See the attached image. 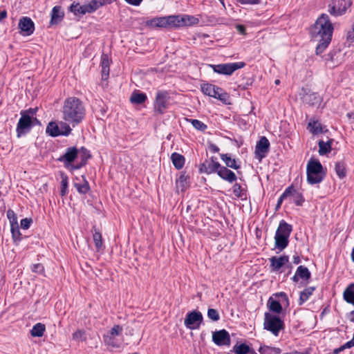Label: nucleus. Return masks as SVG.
Returning <instances> with one entry per match:
<instances>
[{
	"mask_svg": "<svg viewBox=\"0 0 354 354\" xmlns=\"http://www.w3.org/2000/svg\"><path fill=\"white\" fill-rule=\"evenodd\" d=\"M333 32V26L329 17L322 14L315 21L311 30V35L315 41L318 43L316 53L321 54L330 44Z\"/></svg>",
	"mask_w": 354,
	"mask_h": 354,
	"instance_id": "obj_1",
	"label": "nucleus"
},
{
	"mask_svg": "<svg viewBox=\"0 0 354 354\" xmlns=\"http://www.w3.org/2000/svg\"><path fill=\"white\" fill-rule=\"evenodd\" d=\"M62 113L64 121L75 127L84 120L86 109L83 102L79 98L69 97L64 102Z\"/></svg>",
	"mask_w": 354,
	"mask_h": 354,
	"instance_id": "obj_2",
	"label": "nucleus"
},
{
	"mask_svg": "<svg viewBox=\"0 0 354 354\" xmlns=\"http://www.w3.org/2000/svg\"><path fill=\"white\" fill-rule=\"evenodd\" d=\"M307 181L310 185L321 183L324 177L323 167L318 160L311 158L306 167Z\"/></svg>",
	"mask_w": 354,
	"mask_h": 354,
	"instance_id": "obj_3",
	"label": "nucleus"
},
{
	"mask_svg": "<svg viewBox=\"0 0 354 354\" xmlns=\"http://www.w3.org/2000/svg\"><path fill=\"white\" fill-rule=\"evenodd\" d=\"M292 230V225L285 221H280L274 236L275 247L280 250L285 249L288 245V238Z\"/></svg>",
	"mask_w": 354,
	"mask_h": 354,
	"instance_id": "obj_4",
	"label": "nucleus"
},
{
	"mask_svg": "<svg viewBox=\"0 0 354 354\" xmlns=\"http://www.w3.org/2000/svg\"><path fill=\"white\" fill-rule=\"evenodd\" d=\"M263 328L277 337L280 331L284 328V322L278 315L270 313H266L264 315Z\"/></svg>",
	"mask_w": 354,
	"mask_h": 354,
	"instance_id": "obj_5",
	"label": "nucleus"
},
{
	"mask_svg": "<svg viewBox=\"0 0 354 354\" xmlns=\"http://www.w3.org/2000/svg\"><path fill=\"white\" fill-rule=\"evenodd\" d=\"M71 131L72 128L64 121H61L59 125L55 122H50L46 129V133L51 137L68 136Z\"/></svg>",
	"mask_w": 354,
	"mask_h": 354,
	"instance_id": "obj_6",
	"label": "nucleus"
},
{
	"mask_svg": "<svg viewBox=\"0 0 354 354\" xmlns=\"http://www.w3.org/2000/svg\"><path fill=\"white\" fill-rule=\"evenodd\" d=\"M245 64L243 62L220 64H209L214 72L225 75H231L235 71L242 68Z\"/></svg>",
	"mask_w": 354,
	"mask_h": 354,
	"instance_id": "obj_7",
	"label": "nucleus"
},
{
	"mask_svg": "<svg viewBox=\"0 0 354 354\" xmlns=\"http://www.w3.org/2000/svg\"><path fill=\"white\" fill-rule=\"evenodd\" d=\"M34 126V120L27 112H21V118L17 126V137H21L30 130Z\"/></svg>",
	"mask_w": 354,
	"mask_h": 354,
	"instance_id": "obj_8",
	"label": "nucleus"
},
{
	"mask_svg": "<svg viewBox=\"0 0 354 354\" xmlns=\"http://www.w3.org/2000/svg\"><path fill=\"white\" fill-rule=\"evenodd\" d=\"M93 0L84 5L73 2L70 6V11L75 15H84L86 13H92L97 10V6Z\"/></svg>",
	"mask_w": 354,
	"mask_h": 354,
	"instance_id": "obj_9",
	"label": "nucleus"
},
{
	"mask_svg": "<svg viewBox=\"0 0 354 354\" xmlns=\"http://www.w3.org/2000/svg\"><path fill=\"white\" fill-rule=\"evenodd\" d=\"M203 319V315L200 311L193 310L187 314L184 320V324L189 329H198Z\"/></svg>",
	"mask_w": 354,
	"mask_h": 354,
	"instance_id": "obj_10",
	"label": "nucleus"
},
{
	"mask_svg": "<svg viewBox=\"0 0 354 354\" xmlns=\"http://www.w3.org/2000/svg\"><path fill=\"white\" fill-rule=\"evenodd\" d=\"M351 5V2L349 0H331L328 12L335 16L342 15Z\"/></svg>",
	"mask_w": 354,
	"mask_h": 354,
	"instance_id": "obj_11",
	"label": "nucleus"
},
{
	"mask_svg": "<svg viewBox=\"0 0 354 354\" xmlns=\"http://www.w3.org/2000/svg\"><path fill=\"white\" fill-rule=\"evenodd\" d=\"M169 94L167 91H158L156 93L154 103L155 111L158 114H162L164 111L168 108Z\"/></svg>",
	"mask_w": 354,
	"mask_h": 354,
	"instance_id": "obj_12",
	"label": "nucleus"
},
{
	"mask_svg": "<svg viewBox=\"0 0 354 354\" xmlns=\"http://www.w3.org/2000/svg\"><path fill=\"white\" fill-rule=\"evenodd\" d=\"M79 157V150L75 147L66 149L64 155L61 156L57 160L62 162L66 167H72L71 163Z\"/></svg>",
	"mask_w": 354,
	"mask_h": 354,
	"instance_id": "obj_13",
	"label": "nucleus"
},
{
	"mask_svg": "<svg viewBox=\"0 0 354 354\" xmlns=\"http://www.w3.org/2000/svg\"><path fill=\"white\" fill-rule=\"evenodd\" d=\"M216 160V157L212 156L209 160H205L200 165V172L207 174L216 173L221 166V164Z\"/></svg>",
	"mask_w": 354,
	"mask_h": 354,
	"instance_id": "obj_14",
	"label": "nucleus"
},
{
	"mask_svg": "<svg viewBox=\"0 0 354 354\" xmlns=\"http://www.w3.org/2000/svg\"><path fill=\"white\" fill-rule=\"evenodd\" d=\"M19 28L20 33L23 36H30L35 31V24L32 20L28 17H23L19 19Z\"/></svg>",
	"mask_w": 354,
	"mask_h": 354,
	"instance_id": "obj_15",
	"label": "nucleus"
},
{
	"mask_svg": "<svg viewBox=\"0 0 354 354\" xmlns=\"http://www.w3.org/2000/svg\"><path fill=\"white\" fill-rule=\"evenodd\" d=\"M270 147V142L268 140L263 136L257 142L255 148V157L259 161L266 157Z\"/></svg>",
	"mask_w": 354,
	"mask_h": 354,
	"instance_id": "obj_16",
	"label": "nucleus"
},
{
	"mask_svg": "<svg viewBox=\"0 0 354 354\" xmlns=\"http://www.w3.org/2000/svg\"><path fill=\"white\" fill-rule=\"evenodd\" d=\"M212 341L217 346H229L230 344V334L225 329L215 331L212 334Z\"/></svg>",
	"mask_w": 354,
	"mask_h": 354,
	"instance_id": "obj_17",
	"label": "nucleus"
},
{
	"mask_svg": "<svg viewBox=\"0 0 354 354\" xmlns=\"http://www.w3.org/2000/svg\"><path fill=\"white\" fill-rule=\"evenodd\" d=\"M270 262V268L272 271L277 272L283 266L286 265L289 262V257L286 255H282L280 257H272L269 259Z\"/></svg>",
	"mask_w": 354,
	"mask_h": 354,
	"instance_id": "obj_18",
	"label": "nucleus"
},
{
	"mask_svg": "<svg viewBox=\"0 0 354 354\" xmlns=\"http://www.w3.org/2000/svg\"><path fill=\"white\" fill-rule=\"evenodd\" d=\"M216 174L221 178L229 183H232L237 179L235 173L225 166L221 165Z\"/></svg>",
	"mask_w": 354,
	"mask_h": 354,
	"instance_id": "obj_19",
	"label": "nucleus"
},
{
	"mask_svg": "<svg viewBox=\"0 0 354 354\" xmlns=\"http://www.w3.org/2000/svg\"><path fill=\"white\" fill-rule=\"evenodd\" d=\"M310 277L311 273L308 268L304 266H299L297 268L295 275L292 277V280L295 283H297L299 279L304 281H308L310 279Z\"/></svg>",
	"mask_w": 354,
	"mask_h": 354,
	"instance_id": "obj_20",
	"label": "nucleus"
},
{
	"mask_svg": "<svg viewBox=\"0 0 354 354\" xmlns=\"http://www.w3.org/2000/svg\"><path fill=\"white\" fill-rule=\"evenodd\" d=\"M307 129L311 133L314 135L325 133L328 131L326 129V127L322 126V124L318 120H310Z\"/></svg>",
	"mask_w": 354,
	"mask_h": 354,
	"instance_id": "obj_21",
	"label": "nucleus"
},
{
	"mask_svg": "<svg viewBox=\"0 0 354 354\" xmlns=\"http://www.w3.org/2000/svg\"><path fill=\"white\" fill-rule=\"evenodd\" d=\"M168 16L151 19L147 22V24L153 28H169Z\"/></svg>",
	"mask_w": 354,
	"mask_h": 354,
	"instance_id": "obj_22",
	"label": "nucleus"
},
{
	"mask_svg": "<svg viewBox=\"0 0 354 354\" xmlns=\"http://www.w3.org/2000/svg\"><path fill=\"white\" fill-rule=\"evenodd\" d=\"M231 351L235 354H257L252 348L245 343H236Z\"/></svg>",
	"mask_w": 354,
	"mask_h": 354,
	"instance_id": "obj_23",
	"label": "nucleus"
},
{
	"mask_svg": "<svg viewBox=\"0 0 354 354\" xmlns=\"http://www.w3.org/2000/svg\"><path fill=\"white\" fill-rule=\"evenodd\" d=\"M64 16V12L62 10L60 6H55L53 7L51 11V19H50V24L51 25H57L59 22L62 21Z\"/></svg>",
	"mask_w": 354,
	"mask_h": 354,
	"instance_id": "obj_24",
	"label": "nucleus"
},
{
	"mask_svg": "<svg viewBox=\"0 0 354 354\" xmlns=\"http://www.w3.org/2000/svg\"><path fill=\"white\" fill-rule=\"evenodd\" d=\"M79 156L81 158V162L76 165H73L71 167V169H79L83 166H84L88 160L90 158L91 155L89 151L85 149L84 147H82L80 151H79Z\"/></svg>",
	"mask_w": 354,
	"mask_h": 354,
	"instance_id": "obj_25",
	"label": "nucleus"
},
{
	"mask_svg": "<svg viewBox=\"0 0 354 354\" xmlns=\"http://www.w3.org/2000/svg\"><path fill=\"white\" fill-rule=\"evenodd\" d=\"M221 159L225 162L227 168H232L234 169H239L241 166L237 163L234 158H232L230 155L228 153H222L220 155Z\"/></svg>",
	"mask_w": 354,
	"mask_h": 354,
	"instance_id": "obj_26",
	"label": "nucleus"
},
{
	"mask_svg": "<svg viewBox=\"0 0 354 354\" xmlns=\"http://www.w3.org/2000/svg\"><path fill=\"white\" fill-rule=\"evenodd\" d=\"M82 181L74 183V187L80 194H86L90 191V185L86 178L82 176Z\"/></svg>",
	"mask_w": 354,
	"mask_h": 354,
	"instance_id": "obj_27",
	"label": "nucleus"
},
{
	"mask_svg": "<svg viewBox=\"0 0 354 354\" xmlns=\"http://www.w3.org/2000/svg\"><path fill=\"white\" fill-rule=\"evenodd\" d=\"M333 140L329 139L326 142H324L323 140H319L318 142V147H319V154L320 156L326 155L331 151L332 149V144H333Z\"/></svg>",
	"mask_w": 354,
	"mask_h": 354,
	"instance_id": "obj_28",
	"label": "nucleus"
},
{
	"mask_svg": "<svg viewBox=\"0 0 354 354\" xmlns=\"http://www.w3.org/2000/svg\"><path fill=\"white\" fill-rule=\"evenodd\" d=\"M171 159L174 166L177 169H181L185 165V158L183 155L178 153H173L171 156Z\"/></svg>",
	"mask_w": 354,
	"mask_h": 354,
	"instance_id": "obj_29",
	"label": "nucleus"
},
{
	"mask_svg": "<svg viewBox=\"0 0 354 354\" xmlns=\"http://www.w3.org/2000/svg\"><path fill=\"white\" fill-rule=\"evenodd\" d=\"M343 297L347 303L354 305V283L350 284L344 290Z\"/></svg>",
	"mask_w": 354,
	"mask_h": 354,
	"instance_id": "obj_30",
	"label": "nucleus"
},
{
	"mask_svg": "<svg viewBox=\"0 0 354 354\" xmlns=\"http://www.w3.org/2000/svg\"><path fill=\"white\" fill-rule=\"evenodd\" d=\"M147 95L144 93L139 91H134L130 97V101L132 104H140L145 102L147 100Z\"/></svg>",
	"mask_w": 354,
	"mask_h": 354,
	"instance_id": "obj_31",
	"label": "nucleus"
},
{
	"mask_svg": "<svg viewBox=\"0 0 354 354\" xmlns=\"http://www.w3.org/2000/svg\"><path fill=\"white\" fill-rule=\"evenodd\" d=\"M45 330V325L41 323H37L32 326L30 330V335L32 337H41L44 335Z\"/></svg>",
	"mask_w": 354,
	"mask_h": 354,
	"instance_id": "obj_32",
	"label": "nucleus"
},
{
	"mask_svg": "<svg viewBox=\"0 0 354 354\" xmlns=\"http://www.w3.org/2000/svg\"><path fill=\"white\" fill-rule=\"evenodd\" d=\"M314 290V287H308L304 289L302 292H301L299 299L298 300V304L299 306H301L304 302H306L309 299V297L313 295Z\"/></svg>",
	"mask_w": 354,
	"mask_h": 354,
	"instance_id": "obj_33",
	"label": "nucleus"
},
{
	"mask_svg": "<svg viewBox=\"0 0 354 354\" xmlns=\"http://www.w3.org/2000/svg\"><path fill=\"white\" fill-rule=\"evenodd\" d=\"M61 177V182H60V195L62 196H64L68 194V177L67 175L64 173L61 172L60 174Z\"/></svg>",
	"mask_w": 354,
	"mask_h": 354,
	"instance_id": "obj_34",
	"label": "nucleus"
},
{
	"mask_svg": "<svg viewBox=\"0 0 354 354\" xmlns=\"http://www.w3.org/2000/svg\"><path fill=\"white\" fill-rule=\"evenodd\" d=\"M101 66L102 79H106L109 75V60L106 55L102 56Z\"/></svg>",
	"mask_w": 354,
	"mask_h": 354,
	"instance_id": "obj_35",
	"label": "nucleus"
},
{
	"mask_svg": "<svg viewBox=\"0 0 354 354\" xmlns=\"http://www.w3.org/2000/svg\"><path fill=\"white\" fill-rule=\"evenodd\" d=\"M218 86L211 84H201L202 92L208 96H215V91H218Z\"/></svg>",
	"mask_w": 354,
	"mask_h": 354,
	"instance_id": "obj_36",
	"label": "nucleus"
},
{
	"mask_svg": "<svg viewBox=\"0 0 354 354\" xmlns=\"http://www.w3.org/2000/svg\"><path fill=\"white\" fill-rule=\"evenodd\" d=\"M176 185L178 192L185 191L188 185V177L184 174L180 175L176 181Z\"/></svg>",
	"mask_w": 354,
	"mask_h": 354,
	"instance_id": "obj_37",
	"label": "nucleus"
},
{
	"mask_svg": "<svg viewBox=\"0 0 354 354\" xmlns=\"http://www.w3.org/2000/svg\"><path fill=\"white\" fill-rule=\"evenodd\" d=\"M268 306L270 311L279 314L282 311V306L279 301L270 298L268 301Z\"/></svg>",
	"mask_w": 354,
	"mask_h": 354,
	"instance_id": "obj_38",
	"label": "nucleus"
},
{
	"mask_svg": "<svg viewBox=\"0 0 354 354\" xmlns=\"http://www.w3.org/2000/svg\"><path fill=\"white\" fill-rule=\"evenodd\" d=\"M219 100L224 104H230V96L227 93L224 91L221 88L218 87V91H215V96H212Z\"/></svg>",
	"mask_w": 354,
	"mask_h": 354,
	"instance_id": "obj_39",
	"label": "nucleus"
},
{
	"mask_svg": "<svg viewBox=\"0 0 354 354\" xmlns=\"http://www.w3.org/2000/svg\"><path fill=\"white\" fill-rule=\"evenodd\" d=\"M259 352L261 354H279L281 349L277 347H271L268 346H261Z\"/></svg>",
	"mask_w": 354,
	"mask_h": 354,
	"instance_id": "obj_40",
	"label": "nucleus"
},
{
	"mask_svg": "<svg viewBox=\"0 0 354 354\" xmlns=\"http://www.w3.org/2000/svg\"><path fill=\"white\" fill-rule=\"evenodd\" d=\"M168 21L169 23V28H178L181 27L179 15L168 16Z\"/></svg>",
	"mask_w": 354,
	"mask_h": 354,
	"instance_id": "obj_41",
	"label": "nucleus"
},
{
	"mask_svg": "<svg viewBox=\"0 0 354 354\" xmlns=\"http://www.w3.org/2000/svg\"><path fill=\"white\" fill-rule=\"evenodd\" d=\"M335 170L339 178H343L346 176V168L343 162H337L335 165Z\"/></svg>",
	"mask_w": 354,
	"mask_h": 354,
	"instance_id": "obj_42",
	"label": "nucleus"
},
{
	"mask_svg": "<svg viewBox=\"0 0 354 354\" xmlns=\"http://www.w3.org/2000/svg\"><path fill=\"white\" fill-rule=\"evenodd\" d=\"M94 231L95 232L93 235V241L97 250H100L102 247V234L99 231H97L96 229H95Z\"/></svg>",
	"mask_w": 354,
	"mask_h": 354,
	"instance_id": "obj_43",
	"label": "nucleus"
},
{
	"mask_svg": "<svg viewBox=\"0 0 354 354\" xmlns=\"http://www.w3.org/2000/svg\"><path fill=\"white\" fill-rule=\"evenodd\" d=\"M292 187H288V188L286 189L284 192L280 196V197L278 199V201H277V203L276 205L277 209L281 207L283 200L285 198H286L287 197H288L290 194H292Z\"/></svg>",
	"mask_w": 354,
	"mask_h": 354,
	"instance_id": "obj_44",
	"label": "nucleus"
},
{
	"mask_svg": "<svg viewBox=\"0 0 354 354\" xmlns=\"http://www.w3.org/2000/svg\"><path fill=\"white\" fill-rule=\"evenodd\" d=\"M289 196L292 197V201L297 205H301L304 202V198L302 195L297 192L295 189L292 188V193Z\"/></svg>",
	"mask_w": 354,
	"mask_h": 354,
	"instance_id": "obj_45",
	"label": "nucleus"
},
{
	"mask_svg": "<svg viewBox=\"0 0 354 354\" xmlns=\"http://www.w3.org/2000/svg\"><path fill=\"white\" fill-rule=\"evenodd\" d=\"M190 122H191L192 124L193 125V127L196 129L201 131H205V129L207 127L206 124H205L203 122H202L201 121H200L198 120L192 119V120H190Z\"/></svg>",
	"mask_w": 354,
	"mask_h": 354,
	"instance_id": "obj_46",
	"label": "nucleus"
},
{
	"mask_svg": "<svg viewBox=\"0 0 354 354\" xmlns=\"http://www.w3.org/2000/svg\"><path fill=\"white\" fill-rule=\"evenodd\" d=\"M207 317L214 322H217L220 319V315L218 310L214 308H209L207 310Z\"/></svg>",
	"mask_w": 354,
	"mask_h": 354,
	"instance_id": "obj_47",
	"label": "nucleus"
},
{
	"mask_svg": "<svg viewBox=\"0 0 354 354\" xmlns=\"http://www.w3.org/2000/svg\"><path fill=\"white\" fill-rule=\"evenodd\" d=\"M73 339L76 341H85L86 339L85 331L84 330H77L73 334Z\"/></svg>",
	"mask_w": 354,
	"mask_h": 354,
	"instance_id": "obj_48",
	"label": "nucleus"
},
{
	"mask_svg": "<svg viewBox=\"0 0 354 354\" xmlns=\"http://www.w3.org/2000/svg\"><path fill=\"white\" fill-rule=\"evenodd\" d=\"M233 193L237 198H242L243 196V189L241 185L239 183H235L233 185Z\"/></svg>",
	"mask_w": 354,
	"mask_h": 354,
	"instance_id": "obj_49",
	"label": "nucleus"
},
{
	"mask_svg": "<svg viewBox=\"0 0 354 354\" xmlns=\"http://www.w3.org/2000/svg\"><path fill=\"white\" fill-rule=\"evenodd\" d=\"M186 26H191L198 24L199 20L198 18L192 15H186Z\"/></svg>",
	"mask_w": 354,
	"mask_h": 354,
	"instance_id": "obj_50",
	"label": "nucleus"
},
{
	"mask_svg": "<svg viewBox=\"0 0 354 354\" xmlns=\"http://www.w3.org/2000/svg\"><path fill=\"white\" fill-rule=\"evenodd\" d=\"M122 332V328L119 325H115L110 330L111 337L119 335Z\"/></svg>",
	"mask_w": 354,
	"mask_h": 354,
	"instance_id": "obj_51",
	"label": "nucleus"
},
{
	"mask_svg": "<svg viewBox=\"0 0 354 354\" xmlns=\"http://www.w3.org/2000/svg\"><path fill=\"white\" fill-rule=\"evenodd\" d=\"M11 232L14 240L19 239L20 232L18 225L14 226L11 224Z\"/></svg>",
	"mask_w": 354,
	"mask_h": 354,
	"instance_id": "obj_52",
	"label": "nucleus"
},
{
	"mask_svg": "<svg viewBox=\"0 0 354 354\" xmlns=\"http://www.w3.org/2000/svg\"><path fill=\"white\" fill-rule=\"evenodd\" d=\"M7 217L12 224L15 223L17 224V215L15 212L12 209H8L6 212Z\"/></svg>",
	"mask_w": 354,
	"mask_h": 354,
	"instance_id": "obj_53",
	"label": "nucleus"
},
{
	"mask_svg": "<svg viewBox=\"0 0 354 354\" xmlns=\"http://www.w3.org/2000/svg\"><path fill=\"white\" fill-rule=\"evenodd\" d=\"M262 0H236L238 3L242 5H257L261 3Z\"/></svg>",
	"mask_w": 354,
	"mask_h": 354,
	"instance_id": "obj_54",
	"label": "nucleus"
},
{
	"mask_svg": "<svg viewBox=\"0 0 354 354\" xmlns=\"http://www.w3.org/2000/svg\"><path fill=\"white\" fill-rule=\"evenodd\" d=\"M32 223L31 218H25L21 220V227L24 230H27L30 227Z\"/></svg>",
	"mask_w": 354,
	"mask_h": 354,
	"instance_id": "obj_55",
	"label": "nucleus"
},
{
	"mask_svg": "<svg viewBox=\"0 0 354 354\" xmlns=\"http://www.w3.org/2000/svg\"><path fill=\"white\" fill-rule=\"evenodd\" d=\"M31 270L33 272L41 273L44 271V268L42 264L36 263L32 265V266L31 267Z\"/></svg>",
	"mask_w": 354,
	"mask_h": 354,
	"instance_id": "obj_56",
	"label": "nucleus"
},
{
	"mask_svg": "<svg viewBox=\"0 0 354 354\" xmlns=\"http://www.w3.org/2000/svg\"><path fill=\"white\" fill-rule=\"evenodd\" d=\"M308 97H309V101H313L312 104H317L319 102V97L315 94L309 95Z\"/></svg>",
	"mask_w": 354,
	"mask_h": 354,
	"instance_id": "obj_57",
	"label": "nucleus"
},
{
	"mask_svg": "<svg viewBox=\"0 0 354 354\" xmlns=\"http://www.w3.org/2000/svg\"><path fill=\"white\" fill-rule=\"evenodd\" d=\"M125 1L132 6H138L141 3L142 0H125Z\"/></svg>",
	"mask_w": 354,
	"mask_h": 354,
	"instance_id": "obj_58",
	"label": "nucleus"
},
{
	"mask_svg": "<svg viewBox=\"0 0 354 354\" xmlns=\"http://www.w3.org/2000/svg\"><path fill=\"white\" fill-rule=\"evenodd\" d=\"M180 16V26H186V15H179Z\"/></svg>",
	"mask_w": 354,
	"mask_h": 354,
	"instance_id": "obj_59",
	"label": "nucleus"
},
{
	"mask_svg": "<svg viewBox=\"0 0 354 354\" xmlns=\"http://www.w3.org/2000/svg\"><path fill=\"white\" fill-rule=\"evenodd\" d=\"M209 149L210 150V151L213 152V153H217L219 151V148L218 147H217L216 145L214 144H210L209 145Z\"/></svg>",
	"mask_w": 354,
	"mask_h": 354,
	"instance_id": "obj_60",
	"label": "nucleus"
},
{
	"mask_svg": "<svg viewBox=\"0 0 354 354\" xmlns=\"http://www.w3.org/2000/svg\"><path fill=\"white\" fill-rule=\"evenodd\" d=\"M37 109H29L28 110L25 111L24 112H27L28 114L30 115L32 118H33L34 115L37 113Z\"/></svg>",
	"mask_w": 354,
	"mask_h": 354,
	"instance_id": "obj_61",
	"label": "nucleus"
},
{
	"mask_svg": "<svg viewBox=\"0 0 354 354\" xmlns=\"http://www.w3.org/2000/svg\"><path fill=\"white\" fill-rule=\"evenodd\" d=\"M236 30L241 33V34H245V28L243 25H237L236 26Z\"/></svg>",
	"mask_w": 354,
	"mask_h": 354,
	"instance_id": "obj_62",
	"label": "nucleus"
},
{
	"mask_svg": "<svg viewBox=\"0 0 354 354\" xmlns=\"http://www.w3.org/2000/svg\"><path fill=\"white\" fill-rule=\"evenodd\" d=\"M292 261H293V263H294L295 264H299V263H300V262H301V259H300L299 256H298V255H295V256H293V257H292Z\"/></svg>",
	"mask_w": 354,
	"mask_h": 354,
	"instance_id": "obj_63",
	"label": "nucleus"
},
{
	"mask_svg": "<svg viewBox=\"0 0 354 354\" xmlns=\"http://www.w3.org/2000/svg\"><path fill=\"white\" fill-rule=\"evenodd\" d=\"M353 346H354V343L352 339H351L349 342L346 343L343 348H351Z\"/></svg>",
	"mask_w": 354,
	"mask_h": 354,
	"instance_id": "obj_64",
	"label": "nucleus"
}]
</instances>
